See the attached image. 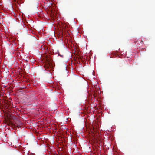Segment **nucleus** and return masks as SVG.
I'll return each mask as SVG.
<instances>
[{"label":"nucleus","instance_id":"f257e3e1","mask_svg":"<svg viewBox=\"0 0 155 155\" xmlns=\"http://www.w3.org/2000/svg\"><path fill=\"white\" fill-rule=\"evenodd\" d=\"M45 59L46 60V64L44 65L45 69L46 70L49 67H51V65L52 60L51 57L48 55H46L45 56Z\"/></svg>","mask_w":155,"mask_h":155},{"label":"nucleus","instance_id":"f03ea898","mask_svg":"<svg viewBox=\"0 0 155 155\" xmlns=\"http://www.w3.org/2000/svg\"><path fill=\"white\" fill-rule=\"evenodd\" d=\"M141 42H143V41H142V40H141Z\"/></svg>","mask_w":155,"mask_h":155}]
</instances>
